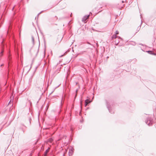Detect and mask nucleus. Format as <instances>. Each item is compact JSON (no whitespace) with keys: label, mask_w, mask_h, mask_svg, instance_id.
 <instances>
[{"label":"nucleus","mask_w":156,"mask_h":156,"mask_svg":"<svg viewBox=\"0 0 156 156\" xmlns=\"http://www.w3.org/2000/svg\"><path fill=\"white\" fill-rule=\"evenodd\" d=\"M89 15H88V16H84L82 18V21L84 22H85L86 20L89 17Z\"/></svg>","instance_id":"f257e3e1"},{"label":"nucleus","mask_w":156,"mask_h":156,"mask_svg":"<svg viewBox=\"0 0 156 156\" xmlns=\"http://www.w3.org/2000/svg\"><path fill=\"white\" fill-rule=\"evenodd\" d=\"M90 102L91 101H89L88 99L86 100L85 101V106H86L87 105V104L90 103Z\"/></svg>","instance_id":"f03ea898"},{"label":"nucleus","mask_w":156,"mask_h":156,"mask_svg":"<svg viewBox=\"0 0 156 156\" xmlns=\"http://www.w3.org/2000/svg\"><path fill=\"white\" fill-rule=\"evenodd\" d=\"M50 149V148H48V149L46 150V151H45V154H44V156H46L47 155V154L48 153V152H49V150Z\"/></svg>","instance_id":"7ed1b4c3"},{"label":"nucleus","mask_w":156,"mask_h":156,"mask_svg":"<svg viewBox=\"0 0 156 156\" xmlns=\"http://www.w3.org/2000/svg\"><path fill=\"white\" fill-rule=\"evenodd\" d=\"M147 52H148L150 54L156 55L155 54L153 53V51H147Z\"/></svg>","instance_id":"20e7f679"},{"label":"nucleus","mask_w":156,"mask_h":156,"mask_svg":"<svg viewBox=\"0 0 156 156\" xmlns=\"http://www.w3.org/2000/svg\"><path fill=\"white\" fill-rule=\"evenodd\" d=\"M116 35H114L112 36V39L115 38H116Z\"/></svg>","instance_id":"39448f33"},{"label":"nucleus","mask_w":156,"mask_h":156,"mask_svg":"<svg viewBox=\"0 0 156 156\" xmlns=\"http://www.w3.org/2000/svg\"><path fill=\"white\" fill-rule=\"evenodd\" d=\"M32 41L34 43V37L33 36H32Z\"/></svg>","instance_id":"423d86ee"},{"label":"nucleus","mask_w":156,"mask_h":156,"mask_svg":"<svg viewBox=\"0 0 156 156\" xmlns=\"http://www.w3.org/2000/svg\"><path fill=\"white\" fill-rule=\"evenodd\" d=\"M119 32L118 31H116L115 32V34H119Z\"/></svg>","instance_id":"0eeeda50"},{"label":"nucleus","mask_w":156,"mask_h":156,"mask_svg":"<svg viewBox=\"0 0 156 156\" xmlns=\"http://www.w3.org/2000/svg\"><path fill=\"white\" fill-rule=\"evenodd\" d=\"M52 140H53L52 139H50L49 140V141L51 142H52Z\"/></svg>","instance_id":"6e6552de"},{"label":"nucleus","mask_w":156,"mask_h":156,"mask_svg":"<svg viewBox=\"0 0 156 156\" xmlns=\"http://www.w3.org/2000/svg\"><path fill=\"white\" fill-rule=\"evenodd\" d=\"M3 53V51H2L1 52V53H0L1 54V55H2V54Z\"/></svg>","instance_id":"1a4fd4ad"},{"label":"nucleus","mask_w":156,"mask_h":156,"mask_svg":"<svg viewBox=\"0 0 156 156\" xmlns=\"http://www.w3.org/2000/svg\"><path fill=\"white\" fill-rule=\"evenodd\" d=\"M75 84H76V85L77 84V82H75Z\"/></svg>","instance_id":"9d476101"},{"label":"nucleus","mask_w":156,"mask_h":156,"mask_svg":"<svg viewBox=\"0 0 156 156\" xmlns=\"http://www.w3.org/2000/svg\"><path fill=\"white\" fill-rule=\"evenodd\" d=\"M77 90H76V93H77Z\"/></svg>","instance_id":"9b49d317"},{"label":"nucleus","mask_w":156,"mask_h":156,"mask_svg":"<svg viewBox=\"0 0 156 156\" xmlns=\"http://www.w3.org/2000/svg\"><path fill=\"white\" fill-rule=\"evenodd\" d=\"M2 65H1V66H2Z\"/></svg>","instance_id":"f8f14e48"}]
</instances>
